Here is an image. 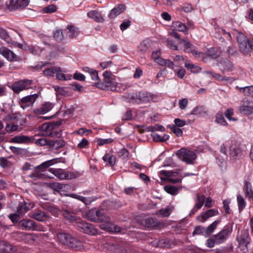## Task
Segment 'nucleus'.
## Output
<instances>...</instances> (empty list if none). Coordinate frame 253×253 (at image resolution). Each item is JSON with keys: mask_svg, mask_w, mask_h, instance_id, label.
Masks as SVG:
<instances>
[{"mask_svg": "<svg viewBox=\"0 0 253 253\" xmlns=\"http://www.w3.org/2000/svg\"><path fill=\"white\" fill-rule=\"evenodd\" d=\"M60 123L59 122L46 123L42 124L39 127V129L42 133V135L55 138H60L61 136V132L56 130Z\"/></svg>", "mask_w": 253, "mask_h": 253, "instance_id": "nucleus-1", "label": "nucleus"}, {"mask_svg": "<svg viewBox=\"0 0 253 253\" xmlns=\"http://www.w3.org/2000/svg\"><path fill=\"white\" fill-rule=\"evenodd\" d=\"M57 237L60 242L76 250H80L83 246L82 243L80 241L71 237L69 234L58 233L57 234Z\"/></svg>", "mask_w": 253, "mask_h": 253, "instance_id": "nucleus-2", "label": "nucleus"}, {"mask_svg": "<svg viewBox=\"0 0 253 253\" xmlns=\"http://www.w3.org/2000/svg\"><path fill=\"white\" fill-rule=\"evenodd\" d=\"M176 154L180 160L188 165L193 164L197 158V155L194 151L184 148L178 150Z\"/></svg>", "mask_w": 253, "mask_h": 253, "instance_id": "nucleus-3", "label": "nucleus"}, {"mask_svg": "<svg viewBox=\"0 0 253 253\" xmlns=\"http://www.w3.org/2000/svg\"><path fill=\"white\" fill-rule=\"evenodd\" d=\"M237 41L240 51L244 54L248 53L252 50V40H249L242 33H238Z\"/></svg>", "mask_w": 253, "mask_h": 253, "instance_id": "nucleus-4", "label": "nucleus"}, {"mask_svg": "<svg viewBox=\"0 0 253 253\" xmlns=\"http://www.w3.org/2000/svg\"><path fill=\"white\" fill-rule=\"evenodd\" d=\"M18 227L23 230L27 231H43V227L41 225H38L34 221L24 219L20 220L17 224Z\"/></svg>", "mask_w": 253, "mask_h": 253, "instance_id": "nucleus-5", "label": "nucleus"}, {"mask_svg": "<svg viewBox=\"0 0 253 253\" xmlns=\"http://www.w3.org/2000/svg\"><path fill=\"white\" fill-rule=\"evenodd\" d=\"M122 85H123L122 84L116 83L112 78L103 80L102 82H98L96 84V86L102 89L116 91H120L118 89V87Z\"/></svg>", "mask_w": 253, "mask_h": 253, "instance_id": "nucleus-6", "label": "nucleus"}, {"mask_svg": "<svg viewBox=\"0 0 253 253\" xmlns=\"http://www.w3.org/2000/svg\"><path fill=\"white\" fill-rule=\"evenodd\" d=\"M242 155L241 144L236 141H232L229 146V156L232 161L239 160Z\"/></svg>", "mask_w": 253, "mask_h": 253, "instance_id": "nucleus-7", "label": "nucleus"}, {"mask_svg": "<svg viewBox=\"0 0 253 253\" xmlns=\"http://www.w3.org/2000/svg\"><path fill=\"white\" fill-rule=\"evenodd\" d=\"M33 81L30 80H23L15 82L12 84V90L16 93L30 88Z\"/></svg>", "mask_w": 253, "mask_h": 253, "instance_id": "nucleus-8", "label": "nucleus"}, {"mask_svg": "<svg viewBox=\"0 0 253 253\" xmlns=\"http://www.w3.org/2000/svg\"><path fill=\"white\" fill-rule=\"evenodd\" d=\"M237 238L238 241L239 247L241 250H244L246 248H247V246L250 244L251 240L248 230H242Z\"/></svg>", "mask_w": 253, "mask_h": 253, "instance_id": "nucleus-9", "label": "nucleus"}, {"mask_svg": "<svg viewBox=\"0 0 253 253\" xmlns=\"http://www.w3.org/2000/svg\"><path fill=\"white\" fill-rule=\"evenodd\" d=\"M103 218L105 220H100L102 222L100 224V227L105 230L109 232H119L120 228L119 226H115L113 222L110 221V217L108 216L104 215Z\"/></svg>", "mask_w": 253, "mask_h": 253, "instance_id": "nucleus-10", "label": "nucleus"}, {"mask_svg": "<svg viewBox=\"0 0 253 253\" xmlns=\"http://www.w3.org/2000/svg\"><path fill=\"white\" fill-rule=\"evenodd\" d=\"M232 228L225 226L218 234L214 235L216 244H220L224 242L231 233Z\"/></svg>", "mask_w": 253, "mask_h": 253, "instance_id": "nucleus-11", "label": "nucleus"}, {"mask_svg": "<svg viewBox=\"0 0 253 253\" xmlns=\"http://www.w3.org/2000/svg\"><path fill=\"white\" fill-rule=\"evenodd\" d=\"M39 95L37 93L25 96L21 98L20 105L24 109L32 106L35 103Z\"/></svg>", "mask_w": 253, "mask_h": 253, "instance_id": "nucleus-12", "label": "nucleus"}, {"mask_svg": "<svg viewBox=\"0 0 253 253\" xmlns=\"http://www.w3.org/2000/svg\"><path fill=\"white\" fill-rule=\"evenodd\" d=\"M30 0H10L8 4L10 10H15L19 8H24L29 4Z\"/></svg>", "mask_w": 253, "mask_h": 253, "instance_id": "nucleus-13", "label": "nucleus"}, {"mask_svg": "<svg viewBox=\"0 0 253 253\" xmlns=\"http://www.w3.org/2000/svg\"><path fill=\"white\" fill-rule=\"evenodd\" d=\"M77 226L82 232L86 234L95 235L97 233L95 228L92 225L83 221H78Z\"/></svg>", "mask_w": 253, "mask_h": 253, "instance_id": "nucleus-14", "label": "nucleus"}, {"mask_svg": "<svg viewBox=\"0 0 253 253\" xmlns=\"http://www.w3.org/2000/svg\"><path fill=\"white\" fill-rule=\"evenodd\" d=\"M104 211L103 210L95 211L90 210L86 214L87 218L90 221L94 222H100V220H105L104 216Z\"/></svg>", "mask_w": 253, "mask_h": 253, "instance_id": "nucleus-15", "label": "nucleus"}, {"mask_svg": "<svg viewBox=\"0 0 253 253\" xmlns=\"http://www.w3.org/2000/svg\"><path fill=\"white\" fill-rule=\"evenodd\" d=\"M239 112L246 116L253 115V102L246 101L239 107Z\"/></svg>", "mask_w": 253, "mask_h": 253, "instance_id": "nucleus-16", "label": "nucleus"}, {"mask_svg": "<svg viewBox=\"0 0 253 253\" xmlns=\"http://www.w3.org/2000/svg\"><path fill=\"white\" fill-rule=\"evenodd\" d=\"M0 54L10 61L18 60V57L11 50L4 46L0 47Z\"/></svg>", "mask_w": 253, "mask_h": 253, "instance_id": "nucleus-17", "label": "nucleus"}, {"mask_svg": "<svg viewBox=\"0 0 253 253\" xmlns=\"http://www.w3.org/2000/svg\"><path fill=\"white\" fill-rule=\"evenodd\" d=\"M18 234L21 240L29 244H34L39 237L38 234L34 233H19Z\"/></svg>", "mask_w": 253, "mask_h": 253, "instance_id": "nucleus-18", "label": "nucleus"}, {"mask_svg": "<svg viewBox=\"0 0 253 253\" xmlns=\"http://www.w3.org/2000/svg\"><path fill=\"white\" fill-rule=\"evenodd\" d=\"M161 175H164L168 177V180L172 183H176L181 182V180L177 178H173L172 177L176 176L178 175V172L174 171H168V170H161L160 171Z\"/></svg>", "mask_w": 253, "mask_h": 253, "instance_id": "nucleus-19", "label": "nucleus"}, {"mask_svg": "<svg viewBox=\"0 0 253 253\" xmlns=\"http://www.w3.org/2000/svg\"><path fill=\"white\" fill-rule=\"evenodd\" d=\"M22 116L18 113L7 115L2 118L3 121L6 122H11L12 124L21 125L20 119Z\"/></svg>", "mask_w": 253, "mask_h": 253, "instance_id": "nucleus-20", "label": "nucleus"}, {"mask_svg": "<svg viewBox=\"0 0 253 253\" xmlns=\"http://www.w3.org/2000/svg\"><path fill=\"white\" fill-rule=\"evenodd\" d=\"M53 107V104L50 102H45L40 107L34 110L35 114H44L50 111Z\"/></svg>", "mask_w": 253, "mask_h": 253, "instance_id": "nucleus-21", "label": "nucleus"}, {"mask_svg": "<svg viewBox=\"0 0 253 253\" xmlns=\"http://www.w3.org/2000/svg\"><path fill=\"white\" fill-rule=\"evenodd\" d=\"M35 139L33 137L21 135L16 136L12 138V141L17 143H34Z\"/></svg>", "mask_w": 253, "mask_h": 253, "instance_id": "nucleus-22", "label": "nucleus"}, {"mask_svg": "<svg viewBox=\"0 0 253 253\" xmlns=\"http://www.w3.org/2000/svg\"><path fill=\"white\" fill-rule=\"evenodd\" d=\"M218 214L219 212L218 211H215L213 209H211L205 212L201 213L200 215L197 216V219L201 222H204L209 218L215 215Z\"/></svg>", "mask_w": 253, "mask_h": 253, "instance_id": "nucleus-23", "label": "nucleus"}, {"mask_svg": "<svg viewBox=\"0 0 253 253\" xmlns=\"http://www.w3.org/2000/svg\"><path fill=\"white\" fill-rule=\"evenodd\" d=\"M205 201V197L204 195H197V199L195 201L194 207L192 209L191 213L195 214L199 209H200Z\"/></svg>", "mask_w": 253, "mask_h": 253, "instance_id": "nucleus-24", "label": "nucleus"}, {"mask_svg": "<svg viewBox=\"0 0 253 253\" xmlns=\"http://www.w3.org/2000/svg\"><path fill=\"white\" fill-rule=\"evenodd\" d=\"M219 66L222 73L231 72L233 70L234 66L233 64L228 60H225L221 62Z\"/></svg>", "mask_w": 253, "mask_h": 253, "instance_id": "nucleus-25", "label": "nucleus"}, {"mask_svg": "<svg viewBox=\"0 0 253 253\" xmlns=\"http://www.w3.org/2000/svg\"><path fill=\"white\" fill-rule=\"evenodd\" d=\"M57 72H62L61 68L58 66L46 67L42 71L43 74L47 78L54 77Z\"/></svg>", "mask_w": 253, "mask_h": 253, "instance_id": "nucleus-26", "label": "nucleus"}, {"mask_svg": "<svg viewBox=\"0 0 253 253\" xmlns=\"http://www.w3.org/2000/svg\"><path fill=\"white\" fill-rule=\"evenodd\" d=\"M126 9V6L123 4H118L113 8L110 12L109 17L115 18L118 15L122 13Z\"/></svg>", "mask_w": 253, "mask_h": 253, "instance_id": "nucleus-27", "label": "nucleus"}, {"mask_svg": "<svg viewBox=\"0 0 253 253\" xmlns=\"http://www.w3.org/2000/svg\"><path fill=\"white\" fill-rule=\"evenodd\" d=\"M30 216L39 221H45L48 217L45 212L40 210L32 212Z\"/></svg>", "mask_w": 253, "mask_h": 253, "instance_id": "nucleus-28", "label": "nucleus"}, {"mask_svg": "<svg viewBox=\"0 0 253 253\" xmlns=\"http://www.w3.org/2000/svg\"><path fill=\"white\" fill-rule=\"evenodd\" d=\"M219 56V53L217 50H215L213 48H210L207 50L206 54L205 56L203 57L202 60L204 62H207L208 57H210L212 59H215L218 58Z\"/></svg>", "mask_w": 253, "mask_h": 253, "instance_id": "nucleus-29", "label": "nucleus"}, {"mask_svg": "<svg viewBox=\"0 0 253 253\" xmlns=\"http://www.w3.org/2000/svg\"><path fill=\"white\" fill-rule=\"evenodd\" d=\"M87 15L88 17L93 19L97 22H103L104 21V19L103 17L96 10H91L87 13Z\"/></svg>", "mask_w": 253, "mask_h": 253, "instance_id": "nucleus-30", "label": "nucleus"}, {"mask_svg": "<svg viewBox=\"0 0 253 253\" xmlns=\"http://www.w3.org/2000/svg\"><path fill=\"white\" fill-rule=\"evenodd\" d=\"M50 171L60 179H66L69 178V175L68 173L66 171H64L63 169H50Z\"/></svg>", "mask_w": 253, "mask_h": 253, "instance_id": "nucleus-31", "label": "nucleus"}, {"mask_svg": "<svg viewBox=\"0 0 253 253\" xmlns=\"http://www.w3.org/2000/svg\"><path fill=\"white\" fill-rule=\"evenodd\" d=\"M0 38L8 43H11L19 47H21L22 46L21 44L17 43L16 42H11L7 33L5 30L1 28H0Z\"/></svg>", "mask_w": 253, "mask_h": 253, "instance_id": "nucleus-32", "label": "nucleus"}, {"mask_svg": "<svg viewBox=\"0 0 253 253\" xmlns=\"http://www.w3.org/2000/svg\"><path fill=\"white\" fill-rule=\"evenodd\" d=\"M68 30V36L70 39L76 38L80 33L79 29L74 25H69L67 27Z\"/></svg>", "mask_w": 253, "mask_h": 253, "instance_id": "nucleus-33", "label": "nucleus"}, {"mask_svg": "<svg viewBox=\"0 0 253 253\" xmlns=\"http://www.w3.org/2000/svg\"><path fill=\"white\" fill-rule=\"evenodd\" d=\"M236 88H238L240 91L243 92L245 95L253 97V85L242 87L237 86Z\"/></svg>", "mask_w": 253, "mask_h": 253, "instance_id": "nucleus-34", "label": "nucleus"}, {"mask_svg": "<svg viewBox=\"0 0 253 253\" xmlns=\"http://www.w3.org/2000/svg\"><path fill=\"white\" fill-rule=\"evenodd\" d=\"M27 204L26 202L20 203L17 210L18 213L23 214L27 212L30 209L29 206Z\"/></svg>", "mask_w": 253, "mask_h": 253, "instance_id": "nucleus-35", "label": "nucleus"}, {"mask_svg": "<svg viewBox=\"0 0 253 253\" xmlns=\"http://www.w3.org/2000/svg\"><path fill=\"white\" fill-rule=\"evenodd\" d=\"M50 141L52 142V143H50V147L59 148L64 147L65 145V142L62 139L57 140L50 139Z\"/></svg>", "mask_w": 253, "mask_h": 253, "instance_id": "nucleus-36", "label": "nucleus"}, {"mask_svg": "<svg viewBox=\"0 0 253 253\" xmlns=\"http://www.w3.org/2000/svg\"><path fill=\"white\" fill-rule=\"evenodd\" d=\"M104 162L108 163V164L112 166H114L116 163V157L114 155H110L109 154H105L102 158Z\"/></svg>", "mask_w": 253, "mask_h": 253, "instance_id": "nucleus-37", "label": "nucleus"}, {"mask_svg": "<svg viewBox=\"0 0 253 253\" xmlns=\"http://www.w3.org/2000/svg\"><path fill=\"white\" fill-rule=\"evenodd\" d=\"M237 200L239 211L241 212L246 206V202L243 197L241 195H237Z\"/></svg>", "mask_w": 253, "mask_h": 253, "instance_id": "nucleus-38", "label": "nucleus"}, {"mask_svg": "<svg viewBox=\"0 0 253 253\" xmlns=\"http://www.w3.org/2000/svg\"><path fill=\"white\" fill-rule=\"evenodd\" d=\"M185 67L194 73H198L201 71V68L199 66L189 62L185 63Z\"/></svg>", "mask_w": 253, "mask_h": 253, "instance_id": "nucleus-39", "label": "nucleus"}, {"mask_svg": "<svg viewBox=\"0 0 253 253\" xmlns=\"http://www.w3.org/2000/svg\"><path fill=\"white\" fill-rule=\"evenodd\" d=\"M150 46V42L147 40H144L141 42L138 47V50L141 53L146 52Z\"/></svg>", "mask_w": 253, "mask_h": 253, "instance_id": "nucleus-40", "label": "nucleus"}, {"mask_svg": "<svg viewBox=\"0 0 253 253\" xmlns=\"http://www.w3.org/2000/svg\"><path fill=\"white\" fill-rule=\"evenodd\" d=\"M173 27L177 30L180 32H187V27L183 23L180 21H175L172 23Z\"/></svg>", "mask_w": 253, "mask_h": 253, "instance_id": "nucleus-41", "label": "nucleus"}, {"mask_svg": "<svg viewBox=\"0 0 253 253\" xmlns=\"http://www.w3.org/2000/svg\"><path fill=\"white\" fill-rule=\"evenodd\" d=\"M138 102H147L150 100L151 97L148 95L147 92H140L137 93Z\"/></svg>", "mask_w": 253, "mask_h": 253, "instance_id": "nucleus-42", "label": "nucleus"}, {"mask_svg": "<svg viewBox=\"0 0 253 253\" xmlns=\"http://www.w3.org/2000/svg\"><path fill=\"white\" fill-rule=\"evenodd\" d=\"M62 72H57L56 73V78L59 81H69L71 80L72 78V76L71 74H64Z\"/></svg>", "mask_w": 253, "mask_h": 253, "instance_id": "nucleus-43", "label": "nucleus"}, {"mask_svg": "<svg viewBox=\"0 0 253 253\" xmlns=\"http://www.w3.org/2000/svg\"><path fill=\"white\" fill-rule=\"evenodd\" d=\"M63 215L66 219L71 222H73L77 220L75 213L67 210L63 211Z\"/></svg>", "mask_w": 253, "mask_h": 253, "instance_id": "nucleus-44", "label": "nucleus"}, {"mask_svg": "<svg viewBox=\"0 0 253 253\" xmlns=\"http://www.w3.org/2000/svg\"><path fill=\"white\" fill-rule=\"evenodd\" d=\"M221 222V219H218L215 220L211 224H210L206 229V233L208 235L211 234L216 228L217 225Z\"/></svg>", "mask_w": 253, "mask_h": 253, "instance_id": "nucleus-45", "label": "nucleus"}, {"mask_svg": "<svg viewBox=\"0 0 253 253\" xmlns=\"http://www.w3.org/2000/svg\"><path fill=\"white\" fill-rule=\"evenodd\" d=\"M34 142L38 146H43L48 145L50 146V143H52L50 141V139L45 138H41L34 141Z\"/></svg>", "mask_w": 253, "mask_h": 253, "instance_id": "nucleus-46", "label": "nucleus"}, {"mask_svg": "<svg viewBox=\"0 0 253 253\" xmlns=\"http://www.w3.org/2000/svg\"><path fill=\"white\" fill-rule=\"evenodd\" d=\"M164 189L168 193L172 195H175L178 194V189L174 186L167 185L164 187Z\"/></svg>", "mask_w": 253, "mask_h": 253, "instance_id": "nucleus-47", "label": "nucleus"}, {"mask_svg": "<svg viewBox=\"0 0 253 253\" xmlns=\"http://www.w3.org/2000/svg\"><path fill=\"white\" fill-rule=\"evenodd\" d=\"M57 163L56 159H52L42 163L41 165L38 166V168L40 169H43L48 168L49 166Z\"/></svg>", "mask_w": 253, "mask_h": 253, "instance_id": "nucleus-48", "label": "nucleus"}, {"mask_svg": "<svg viewBox=\"0 0 253 253\" xmlns=\"http://www.w3.org/2000/svg\"><path fill=\"white\" fill-rule=\"evenodd\" d=\"M5 130L7 132H12L18 129V125L17 124H12L11 122H6Z\"/></svg>", "mask_w": 253, "mask_h": 253, "instance_id": "nucleus-49", "label": "nucleus"}, {"mask_svg": "<svg viewBox=\"0 0 253 253\" xmlns=\"http://www.w3.org/2000/svg\"><path fill=\"white\" fill-rule=\"evenodd\" d=\"M217 32L219 33L220 34L224 36L223 38L219 37V39L221 42L224 41V38H226L228 40H231V35L229 33L226 32L224 29H218L217 30Z\"/></svg>", "mask_w": 253, "mask_h": 253, "instance_id": "nucleus-50", "label": "nucleus"}, {"mask_svg": "<svg viewBox=\"0 0 253 253\" xmlns=\"http://www.w3.org/2000/svg\"><path fill=\"white\" fill-rule=\"evenodd\" d=\"M145 226L149 228H154L157 226V223L153 218H147L145 220Z\"/></svg>", "mask_w": 253, "mask_h": 253, "instance_id": "nucleus-51", "label": "nucleus"}, {"mask_svg": "<svg viewBox=\"0 0 253 253\" xmlns=\"http://www.w3.org/2000/svg\"><path fill=\"white\" fill-rule=\"evenodd\" d=\"M161 51L160 50H157L156 51L153 52L151 55L152 59L158 64H159V62L161 61L160 60L163 59V58H161Z\"/></svg>", "mask_w": 253, "mask_h": 253, "instance_id": "nucleus-52", "label": "nucleus"}, {"mask_svg": "<svg viewBox=\"0 0 253 253\" xmlns=\"http://www.w3.org/2000/svg\"><path fill=\"white\" fill-rule=\"evenodd\" d=\"M161 61L159 62V65L164 66H167L169 68H171L172 69H173L174 67V64L172 62H171L169 60H167L163 59V60H161Z\"/></svg>", "mask_w": 253, "mask_h": 253, "instance_id": "nucleus-53", "label": "nucleus"}, {"mask_svg": "<svg viewBox=\"0 0 253 253\" xmlns=\"http://www.w3.org/2000/svg\"><path fill=\"white\" fill-rule=\"evenodd\" d=\"M53 37L57 41H62L64 40V36L61 30H57L54 32Z\"/></svg>", "mask_w": 253, "mask_h": 253, "instance_id": "nucleus-54", "label": "nucleus"}, {"mask_svg": "<svg viewBox=\"0 0 253 253\" xmlns=\"http://www.w3.org/2000/svg\"><path fill=\"white\" fill-rule=\"evenodd\" d=\"M180 43L183 44L184 47V51L187 52H190L191 50L192 44L190 42L185 40H181Z\"/></svg>", "mask_w": 253, "mask_h": 253, "instance_id": "nucleus-55", "label": "nucleus"}, {"mask_svg": "<svg viewBox=\"0 0 253 253\" xmlns=\"http://www.w3.org/2000/svg\"><path fill=\"white\" fill-rule=\"evenodd\" d=\"M234 114L233 109L232 108H229L227 109L225 112V116L227 119H228L229 121H236V119L234 118H232V116Z\"/></svg>", "mask_w": 253, "mask_h": 253, "instance_id": "nucleus-56", "label": "nucleus"}, {"mask_svg": "<svg viewBox=\"0 0 253 253\" xmlns=\"http://www.w3.org/2000/svg\"><path fill=\"white\" fill-rule=\"evenodd\" d=\"M113 141V139L112 138H106V139H102L99 138L97 140V142L98 145L102 146L104 144H109L112 143Z\"/></svg>", "mask_w": 253, "mask_h": 253, "instance_id": "nucleus-57", "label": "nucleus"}, {"mask_svg": "<svg viewBox=\"0 0 253 253\" xmlns=\"http://www.w3.org/2000/svg\"><path fill=\"white\" fill-rule=\"evenodd\" d=\"M171 211L172 209L171 208L167 207L164 209L160 210L159 213L163 216H168L170 214Z\"/></svg>", "mask_w": 253, "mask_h": 253, "instance_id": "nucleus-58", "label": "nucleus"}, {"mask_svg": "<svg viewBox=\"0 0 253 253\" xmlns=\"http://www.w3.org/2000/svg\"><path fill=\"white\" fill-rule=\"evenodd\" d=\"M56 10V7L55 5L51 4L44 7L43 9V11L44 13H51L54 12Z\"/></svg>", "mask_w": 253, "mask_h": 253, "instance_id": "nucleus-59", "label": "nucleus"}, {"mask_svg": "<svg viewBox=\"0 0 253 253\" xmlns=\"http://www.w3.org/2000/svg\"><path fill=\"white\" fill-rule=\"evenodd\" d=\"M216 122L223 126L227 125V123L222 114H217L216 116Z\"/></svg>", "mask_w": 253, "mask_h": 253, "instance_id": "nucleus-60", "label": "nucleus"}, {"mask_svg": "<svg viewBox=\"0 0 253 253\" xmlns=\"http://www.w3.org/2000/svg\"><path fill=\"white\" fill-rule=\"evenodd\" d=\"M170 129L171 131L177 136H181L183 134V131L181 129L179 128L178 127H176L175 126H172L170 127Z\"/></svg>", "mask_w": 253, "mask_h": 253, "instance_id": "nucleus-61", "label": "nucleus"}, {"mask_svg": "<svg viewBox=\"0 0 253 253\" xmlns=\"http://www.w3.org/2000/svg\"><path fill=\"white\" fill-rule=\"evenodd\" d=\"M128 97L131 102L139 104L137 93L130 94L128 95Z\"/></svg>", "mask_w": 253, "mask_h": 253, "instance_id": "nucleus-62", "label": "nucleus"}, {"mask_svg": "<svg viewBox=\"0 0 253 253\" xmlns=\"http://www.w3.org/2000/svg\"><path fill=\"white\" fill-rule=\"evenodd\" d=\"M188 103V99L183 98L179 100V106L180 109L183 110L186 108Z\"/></svg>", "mask_w": 253, "mask_h": 253, "instance_id": "nucleus-63", "label": "nucleus"}, {"mask_svg": "<svg viewBox=\"0 0 253 253\" xmlns=\"http://www.w3.org/2000/svg\"><path fill=\"white\" fill-rule=\"evenodd\" d=\"M174 123L175 126H176V127H182L186 125V122L184 120H182L179 118H176L174 120Z\"/></svg>", "mask_w": 253, "mask_h": 253, "instance_id": "nucleus-64", "label": "nucleus"}]
</instances>
